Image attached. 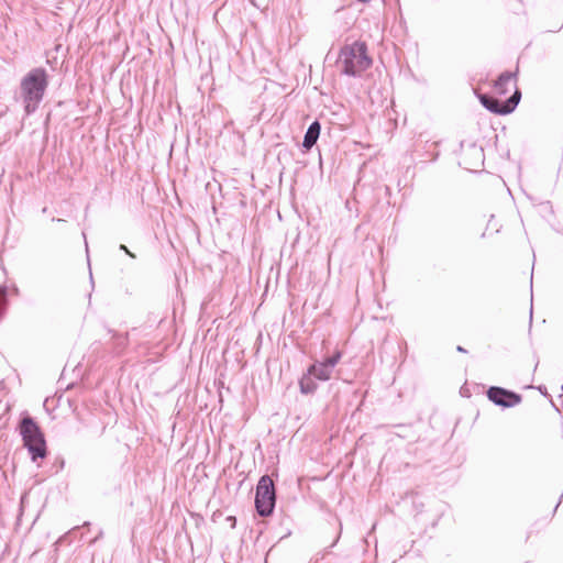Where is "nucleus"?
Segmentation results:
<instances>
[{
  "label": "nucleus",
  "mask_w": 563,
  "mask_h": 563,
  "mask_svg": "<svg viewBox=\"0 0 563 563\" xmlns=\"http://www.w3.org/2000/svg\"><path fill=\"white\" fill-rule=\"evenodd\" d=\"M0 295H1L2 297H4V296H5V289H0Z\"/></svg>",
  "instance_id": "ddd939ff"
},
{
  "label": "nucleus",
  "mask_w": 563,
  "mask_h": 563,
  "mask_svg": "<svg viewBox=\"0 0 563 563\" xmlns=\"http://www.w3.org/2000/svg\"><path fill=\"white\" fill-rule=\"evenodd\" d=\"M299 385H300V390L303 394H310V393L314 391V389L317 387L310 377H303L300 380Z\"/></svg>",
  "instance_id": "9b49d317"
},
{
  "label": "nucleus",
  "mask_w": 563,
  "mask_h": 563,
  "mask_svg": "<svg viewBox=\"0 0 563 563\" xmlns=\"http://www.w3.org/2000/svg\"><path fill=\"white\" fill-rule=\"evenodd\" d=\"M487 397L490 401H493L497 406H501L505 408L514 407L521 401V396L504 389L501 387H490L487 390Z\"/></svg>",
  "instance_id": "423d86ee"
},
{
  "label": "nucleus",
  "mask_w": 563,
  "mask_h": 563,
  "mask_svg": "<svg viewBox=\"0 0 563 563\" xmlns=\"http://www.w3.org/2000/svg\"><path fill=\"white\" fill-rule=\"evenodd\" d=\"M18 430L32 461L36 462L37 459H44L47 454L45 438L33 418L29 416L22 418Z\"/></svg>",
  "instance_id": "7ed1b4c3"
},
{
  "label": "nucleus",
  "mask_w": 563,
  "mask_h": 563,
  "mask_svg": "<svg viewBox=\"0 0 563 563\" xmlns=\"http://www.w3.org/2000/svg\"><path fill=\"white\" fill-rule=\"evenodd\" d=\"M338 64L341 66L342 73L347 76L361 75L372 64L365 43L354 42L344 46L341 49Z\"/></svg>",
  "instance_id": "f03ea898"
},
{
  "label": "nucleus",
  "mask_w": 563,
  "mask_h": 563,
  "mask_svg": "<svg viewBox=\"0 0 563 563\" xmlns=\"http://www.w3.org/2000/svg\"><path fill=\"white\" fill-rule=\"evenodd\" d=\"M342 357L341 352H335L332 356L327 357L322 362H316L308 368L309 376H313L320 380L330 379L334 367Z\"/></svg>",
  "instance_id": "39448f33"
},
{
  "label": "nucleus",
  "mask_w": 563,
  "mask_h": 563,
  "mask_svg": "<svg viewBox=\"0 0 563 563\" xmlns=\"http://www.w3.org/2000/svg\"><path fill=\"white\" fill-rule=\"evenodd\" d=\"M479 100H481L482 104L490 112L496 113V114H505L504 113V102L500 103L499 100H497L496 98L487 96V95H481Z\"/></svg>",
  "instance_id": "1a4fd4ad"
},
{
  "label": "nucleus",
  "mask_w": 563,
  "mask_h": 563,
  "mask_svg": "<svg viewBox=\"0 0 563 563\" xmlns=\"http://www.w3.org/2000/svg\"><path fill=\"white\" fill-rule=\"evenodd\" d=\"M120 250L124 251L130 257H135V255L125 245L121 244Z\"/></svg>",
  "instance_id": "f8f14e48"
},
{
  "label": "nucleus",
  "mask_w": 563,
  "mask_h": 563,
  "mask_svg": "<svg viewBox=\"0 0 563 563\" xmlns=\"http://www.w3.org/2000/svg\"><path fill=\"white\" fill-rule=\"evenodd\" d=\"M320 123L318 121L312 122L303 137L302 146L307 150H310L317 142L319 135H320Z\"/></svg>",
  "instance_id": "6e6552de"
},
{
  "label": "nucleus",
  "mask_w": 563,
  "mask_h": 563,
  "mask_svg": "<svg viewBox=\"0 0 563 563\" xmlns=\"http://www.w3.org/2000/svg\"><path fill=\"white\" fill-rule=\"evenodd\" d=\"M459 352H465V350L462 346H457Z\"/></svg>",
  "instance_id": "4468645a"
},
{
  "label": "nucleus",
  "mask_w": 563,
  "mask_h": 563,
  "mask_svg": "<svg viewBox=\"0 0 563 563\" xmlns=\"http://www.w3.org/2000/svg\"><path fill=\"white\" fill-rule=\"evenodd\" d=\"M276 494L273 479L264 475L258 481L255 496V507L260 516H269L275 507Z\"/></svg>",
  "instance_id": "20e7f679"
},
{
  "label": "nucleus",
  "mask_w": 563,
  "mask_h": 563,
  "mask_svg": "<svg viewBox=\"0 0 563 563\" xmlns=\"http://www.w3.org/2000/svg\"><path fill=\"white\" fill-rule=\"evenodd\" d=\"M521 93L518 89L515 90L514 95L504 102V113L508 114L515 110L520 101Z\"/></svg>",
  "instance_id": "9d476101"
},
{
  "label": "nucleus",
  "mask_w": 563,
  "mask_h": 563,
  "mask_svg": "<svg viewBox=\"0 0 563 563\" xmlns=\"http://www.w3.org/2000/svg\"><path fill=\"white\" fill-rule=\"evenodd\" d=\"M48 86L47 73L44 68L31 69L20 82L21 98L27 114L33 113L42 102Z\"/></svg>",
  "instance_id": "f257e3e1"
},
{
  "label": "nucleus",
  "mask_w": 563,
  "mask_h": 563,
  "mask_svg": "<svg viewBox=\"0 0 563 563\" xmlns=\"http://www.w3.org/2000/svg\"><path fill=\"white\" fill-rule=\"evenodd\" d=\"M516 73H503L495 81L494 89L499 95L507 93L511 87L516 86Z\"/></svg>",
  "instance_id": "0eeeda50"
}]
</instances>
